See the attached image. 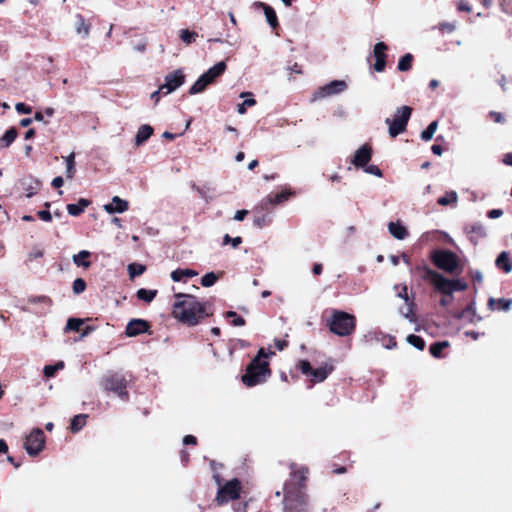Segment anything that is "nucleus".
Listing matches in <instances>:
<instances>
[{
	"mask_svg": "<svg viewBox=\"0 0 512 512\" xmlns=\"http://www.w3.org/2000/svg\"><path fill=\"white\" fill-rule=\"evenodd\" d=\"M172 314L174 318L189 326L197 325L211 313L207 303L200 302L195 296L184 293L175 294Z\"/></svg>",
	"mask_w": 512,
	"mask_h": 512,
	"instance_id": "nucleus-1",
	"label": "nucleus"
},
{
	"mask_svg": "<svg viewBox=\"0 0 512 512\" xmlns=\"http://www.w3.org/2000/svg\"><path fill=\"white\" fill-rule=\"evenodd\" d=\"M424 278L434 286L435 290L444 295L440 300V305L447 307L453 300V292L464 291L467 289V284L461 279H447L442 274L427 268Z\"/></svg>",
	"mask_w": 512,
	"mask_h": 512,
	"instance_id": "nucleus-2",
	"label": "nucleus"
},
{
	"mask_svg": "<svg viewBox=\"0 0 512 512\" xmlns=\"http://www.w3.org/2000/svg\"><path fill=\"white\" fill-rule=\"evenodd\" d=\"M267 357L268 353L261 348L242 376V381L246 386L253 387L261 384L270 376L269 363L265 360Z\"/></svg>",
	"mask_w": 512,
	"mask_h": 512,
	"instance_id": "nucleus-3",
	"label": "nucleus"
},
{
	"mask_svg": "<svg viewBox=\"0 0 512 512\" xmlns=\"http://www.w3.org/2000/svg\"><path fill=\"white\" fill-rule=\"evenodd\" d=\"M330 331L338 336L345 337L352 334L356 327L354 315L340 310H333L328 320Z\"/></svg>",
	"mask_w": 512,
	"mask_h": 512,
	"instance_id": "nucleus-4",
	"label": "nucleus"
},
{
	"mask_svg": "<svg viewBox=\"0 0 512 512\" xmlns=\"http://www.w3.org/2000/svg\"><path fill=\"white\" fill-rule=\"evenodd\" d=\"M411 113L412 109L409 106H401L396 109L393 119H385V123L388 125V133L392 138L397 137L406 130Z\"/></svg>",
	"mask_w": 512,
	"mask_h": 512,
	"instance_id": "nucleus-5",
	"label": "nucleus"
},
{
	"mask_svg": "<svg viewBox=\"0 0 512 512\" xmlns=\"http://www.w3.org/2000/svg\"><path fill=\"white\" fill-rule=\"evenodd\" d=\"M216 484L218 486L216 501L219 505H223L240 497L242 486L238 479L235 478L225 484H221L220 479L216 477Z\"/></svg>",
	"mask_w": 512,
	"mask_h": 512,
	"instance_id": "nucleus-6",
	"label": "nucleus"
},
{
	"mask_svg": "<svg viewBox=\"0 0 512 512\" xmlns=\"http://www.w3.org/2000/svg\"><path fill=\"white\" fill-rule=\"evenodd\" d=\"M432 260L439 269L451 274L455 273L459 267L457 256L448 250L435 251L432 255Z\"/></svg>",
	"mask_w": 512,
	"mask_h": 512,
	"instance_id": "nucleus-7",
	"label": "nucleus"
},
{
	"mask_svg": "<svg viewBox=\"0 0 512 512\" xmlns=\"http://www.w3.org/2000/svg\"><path fill=\"white\" fill-rule=\"evenodd\" d=\"M102 385L106 391L115 393L119 398L127 400L128 392L126 391L127 380L119 374L109 375L102 380Z\"/></svg>",
	"mask_w": 512,
	"mask_h": 512,
	"instance_id": "nucleus-8",
	"label": "nucleus"
},
{
	"mask_svg": "<svg viewBox=\"0 0 512 512\" xmlns=\"http://www.w3.org/2000/svg\"><path fill=\"white\" fill-rule=\"evenodd\" d=\"M348 85L344 80H333L326 85L319 87L314 93L312 100H322L331 96L339 95L346 91Z\"/></svg>",
	"mask_w": 512,
	"mask_h": 512,
	"instance_id": "nucleus-9",
	"label": "nucleus"
},
{
	"mask_svg": "<svg viewBox=\"0 0 512 512\" xmlns=\"http://www.w3.org/2000/svg\"><path fill=\"white\" fill-rule=\"evenodd\" d=\"M44 444V432L40 428H35L26 437L24 447L28 455L36 456L42 451V449L44 448Z\"/></svg>",
	"mask_w": 512,
	"mask_h": 512,
	"instance_id": "nucleus-10",
	"label": "nucleus"
},
{
	"mask_svg": "<svg viewBox=\"0 0 512 512\" xmlns=\"http://www.w3.org/2000/svg\"><path fill=\"white\" fill-rule=\"evenodd\" d=\"M307 505V497L299 492L292 494L285 491L284 509L286 512H303Z\"/></svg>",
	"mask_w": 512,
	"mask_h": 512,
	"instance_id": "nucleus-11",
	"label": "nucleus"
},
{
	"mask_svg": "<svg viewBox=\"0 0 512 512\" xmlns=\"http://www.w3.org/2000/svg\"><path fill=\"white\" fill-rule=\"evenodd\" d=\"M185 75L182 70H175L165 76L164 84L160 86V90H165L164 95H168L183 85Z\"/></svg>",
	"mask_w": 512,
	"mask_h": 512,
	"instance_id": "nucleus-12",
	"label": "nucleus"
},
{
	"mask_svg": "<svg viewBox=\"0 0 512 512\" xmlns=\"http://www.w3.org/2000/svg\"><path fill=\"white\" fill-rule=\"evenodd\" d=\"M375 340L378 343H381L382 346L386 349H394L397 346L396 340L391 335L384 334L382 332L371 331L367 334L363 335L364 342H370Z\"/></svg>",
	"mask_w": 512,
	"mask_h": 512,
	"instance_id": "nucleus-13",
	"label": "nucleus"
},
{
	"mask_svg": "<svg viewBox=\"0 0 512 512\" xmlns=\"http://www.w3.org/2000/svg\"><path fill=\"white\" fill-rule=\"evenodd\" d=\"M372 149L369 145L364 144L355 151L352 159V164L356 167L364 168L366 164L371 160Z\"/></svg>",
	"mask_w": 512,
	"mask_h": 512,
	"instance_id": "nucleus-14",
	"label": "nucleus"
},
{
	"mask_svg": "<svg viewBox=\"0 0 512 512\" xmlns=\"http://www.w3.org/2000/svg\"><path fill=\"white\" fill-rule=\"evenodd\" d=\"M149 328L148 323L142 319H132L126 326V335L134 337L146 332Z\"/></svg>",
	"mask_w": 512,
	"mask_h": 512,
	"instance_id": "nucleus-15",
	"label": "nucleus"
},
{
	"mask_svg": "<svg viewBox=\"0 0 512 512\" xmlns=\"http://www.w3.org/2000/svg\"><path fill=\"white\" fill-rule=\"evenodd\" d=\"M103 208L108 214L123 213L128 210L129 204L119 196H114L111 203L105 204Z\"/></svg>",
	"mask_w": 512,
	"mask_h": 512,
	"instance_id": "nucleus-16",
	"label": "nucleus"
},
{
	"mask_svg": "<svg viewBox=\"0 0 512 512\" xmlns=\"http://www.w3.org/2000/svg\"><path fill=\"white\" fill-rule=\"evenodd\" d=\"M388 231L397 240H404L408 236L407 228L400 221L390 222Z\"/></svg>",
	"mask_w": 512,
	"mask_h": 512,
	"instance_id": "nucleus-17",
	"label": "nucleus"
},
{
	"mask_svg": "<svg viewBox=\"0 0 512 512\" xmlns=\"http://www.w3.org/2000/svg\"><path fill=\"white\" fill-rule=\"evenodd\" d=\"M256 5L262 8L266 21L271 26V28L275 29L278 26V19L275 10L266 3L258 2Z\"/></svg>",
	"mask_w": 512,
	"mask_h": 512,
	"instance_id": "nucleus-18",
	"label": "nucleus"
},
{
	"mask_svg": "<svg viewBox=\"0 0 512 512\" xmlns=\"http://www.w3.org/2000/svg\"><path fill=\"white\" fill-rule=\"evenodd\" d=\"M226 70V63L224 61H220L216 63L213 67L208 69L203 75L205 78L210 81V83H213L214 80L222 75Z\"/></svg>",
	"mask_w": 512,
	"mask_h": 512,
	"instance_id": "nucleus-19",
	"label": "nucleus"
},
{
	"mask_svg": "<svg viewBox=\"0 0 512 512\" xmlns=\"http://www.w3.org/2000/svg\"><path fill=\"white\" fill-rule=\"evenodd\" d=\"M152 134H153V128L150 125H148V124L141 125L138 128L137 134L135 136V144L137 146H141L145 141H147L150 138V136Z\"/></svg>",
	"mask_w": 512,
	"mask_h": 512,
	"instance_id": "nucleus-20",
	"label": "nucleus"
},
{
	"mask_svg": "<svg viewBox=\"0 0 512 512\" xmlns=\"http://www.w3.org/2000/svg\"><path fill=\"white\" fill-rule=\"evenodd\" d=\"M291 476L298 482L299 486H302L307 479L308 468L304 466H297L296 464L291 465Z\"/></svg>",
	"mask_w": 512,
	"mask_h": 512,
	"instance_id": "nucleus-21",
	"label": "nucleus"
},
{
	"mask_svg": "<svg viewBox=\"0 0 512 512\" xmlns=\"http://www.w3.org/2000/svg\"><path fill=\"white\" fill-rule=\"evenodd\" d=\"M295 192L291 189H285L281 193L275 195H269L266 198V201L272 205H279L285 201H287L290 197H292Z\"/></svg>",
	"mask_w": 512,
	"mask_h": 512,
	"instance_id": "nucleus-22",
	"label": "nucleus"
},
{
	"mask_svg": "<svg viewBox=\"0 0 512 512\" xmlns=\"http://www.w3.org/2000/svg\"><path fill=\"white\" fill-rule=\"evenodd\" d=\"M198 273L192 269H176L171 273V279L174 282H180L185 278H192L197 276Z\"/></svg>",
	"mask_w": 512,
	"mask_h": 512,
	"instance_id": "nucleus-23",
	"label": "nucleus"
},
{
	"mask_svg": "<svg viewBox=\"0 0 512 512\" xmlns=\"http://www.w3.org/2000/svg\"><path fill=\"white\" fill-rule=\"evenodd\" d=\"M331 368H328L326 366L319 367L317 369H312L311 371V381L314 383H319L324 381L328 375L331 373Z\"/></svg>",
	"mask_w": 512,
	"mask_h": 512,
	"instance_id": "nucleus-24",
	"label": "nucleus"
},
{
	"mask_svg": "<svg viewBox=\"0 0 512 512\" xmlns=\"http://www.w3.org/2000/svg\"><path fill=\"white\" fill-rule=\"evenodd\" d=\"M90 205V201L84 198H81L77 204H68L67 211L71 216L80 215L86 207Z\"/></svg>",
	"mask_w": 512,
	"mask_h": 512,
	"instance_id": "nucleus-25",
	"label": "nucleus"
},
{
	"mask_svg": "<svg viewBox=\"0 0 512 512\" xmlns=\"http://www.w3.org/2000/svg\"><path fill=\"white\" fill-rule=\"evenodd\" d=\"M210 81H208L205 76L202 74L196 82L190 87L189 93L191 95L202 93L208 85H210Z\"/></svg>",
	"mask_w": 512,
	"mask_h": 512,
	"instance_id": "nucleus-26",
	"label": "nucleus"
},
{
	"mask_svg": "<svg viewBox=\"0 0 512 512\" xmlns=\"http://www.w3.org/2000/svg\"><path fill=\"white\" fill-rule=\"evenodd\" d=\"M76 32L82 35L84 38L89 36L90 26L86 23L85 19L82 15H76V24H75Z\"/></svg>",
	"mask_w": 512,
	"mask_h": 512,
	"instance_id": "nucleus-27",
	"label": "nucleus"
},
{
	"mask_svg": "<svg viewBox=\"0 0 512 512\" xmlns=\"http://www.w3.org/2000/svg\"><path fill=\"white\" fill-rule=\"evenodd\" d=\"M40 182L37 179H30L23 182V189L26 192V197L30 198L37 193L40 189Z\"/></svg>",
	"mask_w": 512,
	"mask_h": 512,
	"instance_id": "nucleus-28",
	"label": "nucleus"
},
{
	"mask_svg": "<svg viewBox=\"0 0 512 512\" xmlns=\"http://www.w3.org/2000/svg\"><path fill=\"white\" fill-rule=\"evenodd\" d=\"M89 257L90 252L87 250H82L78 254L73 255V262L77 266L88 268L91 265V262L87 260Z\"/></svg>",
	"mask_w": 512,
	"mask_h": 512,
	"instance_id": "nucleus-29",
	"label": "nucleus"
},
{
	"mask_svg": "<svg viewBox=\"0 0 512 512\" xmlns=\"http://www.w3.org/2000/svg\"><path fill=\"white\" fill-rule=\"evenodd\" d=\"M496 265L499 268H502L505 273H510L512 271V263L509 259L507 252H502L496 259Z\"/></svg>",
	"mask_w": 512,
	"mask_h": 512,
	"instance_id": "nucleus-30",
	"label": "nucleus"
},
{
	"mask_svg": "<svg viewBox=\"0 0 512 512\" xmlns=\"http://www.w3.org/2000/svg\"><path fill=\"white\" fill-rule=\"evenodd\" d=\"M495 304L498 305L497 309H501L503 311H508L512 306V299L500 298V299L496 300L494 298H490L488 301L489 307L491 309H494Z\"/></svg>",
	"mask_w": 512,
	"mask_h": 512,
	"instance_id": "nucleus-31",
	"label": "nucleus"
},
{
	"mask_svg": "<svg viewBox=\"0 0 512 512\" xmlns=\"http://www.w3.org/2000/svg\"><path fill=\"white\" fill-rule=\"evenodd\" d=\"M86 415L85 414H79L73 417L71 424H70V430L73 433H77L80 431L86 424Z\"/></svg>",
	"mask_w": 512,
	"mask_h": 512,
	"instance_id": "nucleus-32",
	"label": "nucleus"
},
{
	"mask_svg": "<svg viewBox=\"0 0 512 512\" xmlns=\"http://www.w3.org/2000/svg\"><path fill=\"white\" fill-rule=\"evenodd\" d=\"M17 131L15 128H10L5 132V134L1 138V147L7 148L11 145V143L16 139Z\"/></svg>",
	"mask_w": 512,
	"mask_h": 512,
	"instance_id": "nucleus-33",
	"label": "nucleus"
},
{
	"mask_svg": "<svg viewBox=\"0 0 512 512\" xmlns=\"http://www.w3.org/2000/svg\"><path fill=\"white\" fill-rule=\"evenodd\" d=\"M66 162V176L69 179H72L75 174V154L72 152L67 157H65Z\"/></svg>",
	"mask_w": 512,
	"mask_h": 512,
	"instance_id": "nucleus-34",
	"label": "nucleus"
},
{
	"mask_svg": "<svg viewBox=\"0 0 512 512\" xmlns=\"http://www.w3.org/2000/svg\"><path fill=\"white\" fill-rule=\"evenodd\" d=\"M458 201V195L455 191H450L446 193L445 196L440 197L437 203L441 206H447L449 204H455Z\"/></svg>",
	"mask_w": 512,
	"mask_h": 512,
	"instance_id": "nucleus-35",
	"label": "nucleus"
},
{
	"mask_svg": "<svg viewBox=\"0 0 512 512\" xmlns=\"http://www.w3.org/2000/svg\"><path fill=\"white\" fill-rule=\"evenodd\" d=\"M437 128H438V122L437 121H432L428 125L427 129L422 131L421 139L424 140V141H430L433 138Z\"/></svg>",
	"mask_w": 512,
	"mask_h": 512,
	"instance_id": "nucleus-36",
	"label": "nucleus"
},
{
	"mask_svg": "<svg viewBox=\"0 0 512 512\" xmlns=\"http://www.w3.org/2000/svg\"><path fill=\"white\" fill-rule=\"evenodd\" d=\"M218 279H219V274H216L214 272H209V273H206L201 278V284L203 287H211L217 282Z\"/></svg>",
	"mask_w": 512,
	"mask_h": 512,
	"instance_id": "nucleus-37",
	"label": "nucleus"
},
{
	"mask_svg": "<svg viewBox=\"0 0 512 512\" xmlns=\"http://www.w3.org/2000/svg\"><path fill=\"white\" fill-rule=\"evenodd\" d=\"M412 60L413 56L410 53L405 54L398 62V70L408 71L411 68Z\"/></svg>",
	"mask_w": 512,
	"mask_h": 512,
	"instance_id": "nucleus-38",
	"label": "nucleus"
},
{
	"mask_svg": "<svg viewBox=\"0 0 512 512\" xmlns=\"http://www.w3.org/2000/svg\"><path fill=\"white\" fill-rule=\"evenodd\" d=\"M156 293V290H147L142 288L137 291V297L145 302H151L155 298Z\"/></svg>",
	"mask_w": 512,
	"mask_h": 512,
	"instance_id": "nucleus-39",
	"label": "nucleus"
},
{
	"mask_svg": "<svg viewBox=\"0 0 512 512\" xmlns=\"http://www.w3.org/2000/svg\"><path fill=\"white\" fill-rule=\"evenodd\" d=\"M387 45L384 42H378L375 44L373 54L375 59H386Z\"/></svg>",
	"mask_w": 512,
	"mask_h": 512,
	"instance_id": "nucleus-40",
	"label": "nucleus"
},
{
	"mask_svg": "<svg viewBox=\"0 0 512 512\" xmlns=\"http://www.w3.org/2000/svg\"><path fill=\"white\" fill-rule=\"evenodd\" d=\"M198 37L196 32L190 31L188 29H183L180 31V38L186 44H191Z\"/></svg>",
	"mask_w": 512,
	"mask_h": 512,
	"instance_id": "nucleus-41",
	"label": "nucleus"
},
{
	"mask_svg": "<svg viewBox=\"0 0 512 512\" xmlns=\"http://www.w3.org/2000/svg\"><path fill=\"white\" fill-rule=\"evenodd\" d=\"M448 342L447 341H443V342H436L434 344L431 345L430 347V353L432 354V356L434 357H440L441 356V352L444 348H446L448 346Z\"/></svg>",
	"mask_w": 512,
	"mask_h": 512,
	"instance_id": "nucleus-42",
	"label": "nucleus"
},
{
	"mask_svg": "<svg viewBox=\"0 0 512 512\" xmlns=\"http://www.w3.org/2000/svg\"><path fill=\"white\" fill-rule=\"evenodd\" d=\"M407 342L418 350H423L425 348V341L419 336L409 335L407 337Z\"/></svg>",
	"mask_w": 512,
	"mask_h": 512,
	"instance_id": "nucleus-43",
	"label": "nucleus"
},
{
	"mask_svg": "<svg viewBox=\"0 0 512 512\" xmlns=\"http://www.w3.org/2000/svg\"><path fill=\"white\" fill-rule=\"evenodd\" d=\"M145 271V266L141 264L132 263L128 266V272L131 278H134L136 276H139L143 274Z\"/></svg>",
	"mask_w": 512,
	"mask_h": 512,
	"instance_id": "nucleus-44",
	"label": "nucleus"
},
{
	"mask_svg": "<svg viewBox=\"0 0 512 512\" xmlns=\"http://www.w3.org/2000/svg\"><path fill=\"white\" fill-rule=\"evenodd\" d=\"M83 325V320L79 318H70L67 321L66 329L72 331H79Z\"/></svg>",
	"mask_w": 512,
	"mask_h": 512,
	"instance_id": "nucleus-45",
	"label": "nucleus"
},
{
	"mask_svg": "<svg viewBox=\"0 0 512 512\" xmlns=\"http://www.w3.org/2000/svg\"><path fill=\"white\" fill-rule=\"evenodd\" d=\"M256 104L255 99L249 98L245 99L242 103L238 104L237 112L241 115L246 113V107H252Z\"/></svg>",
	"mask_w": 512,
	"mask_h": 512,
	"instance_id": "nucleus-46",
	"label": "nucleus"
},
{
	"mask_svg": "<svg viewBox=\"0 0 512 512\" xmlns=\"http://www.w3.org/2000/svg\"><path fill=\"white\" fill-rule=\"evenodd\" d=\"M413 303H408L405 309H400V313L407 318L410 322H415L416 318L413 313Z\"/></svg>",
	"mask_w": 512,
	"mask_h": 512,
	"instance_id": "nucleus-47",
	"label": "nucleus"
},
{
	"mask_svg": "<svg viewBox=\"0 0 512 512\" xmlns=\"http://www.w3.org/2000/svg\"><path fill=\"white\" fill-rule=\"evenodd\" d=\"M72 289L75 294H80L84 292V290L86 289L85 281L82 278L75 279L73 282Z\"/></svg>",
	"mask_w": 512,
	"mask_h": 512,
	"instance_id": "nucleus-48",
	"label": "nucleus"
},
{
	"mask_svg": "<svg viewBox=\"0 0 512 512\" xmlns=\"http://www.w3.org/2000/svg\"><path fill=\"white\" fill-rule=\"evenodd\" d=\"M225 316H226V317H228V318H233L232 324H233L234 326H244V325H245V320H244V318H242V317L238 316V315L236 314V312H234V311H228V312H226Z\"/></svg>",
	"mask_w": 512,
	"mask_h": 512,
	"instance_id": "nucleus-49",
	"label": "nucleus"
},
{
	"mask_svg": "<svg viewBox=\"0 0 512 512\" xmlns=\"http://www.w3.org/2000/svg\"><path fill=\"white\" fill-rule=\"evenodd\" d=\"M242 243V238L237 236L234 238H231L228 234H226L223 238V244H231L233 248H237Z\"/></svg>",
	"mask_w": 512,
	"mask_h": 512,
	"instance_id": "nucleus-50",
	"label": "nucleus"
},
{
	"mask_svg": "<svg viewBox=\"0 0 512 512\" xmlns=\"http://www.w3.org/2000/svg\"><path fill=\"white\" fill-rule=\"evenodd\" d=\"M364 171L368 174H371V175H374L377 177H382V171L376 165H370V166L364 167Z\"/></svg>",
	"mask_w": 512,
	"mask_h": 512,
	"instance_id": "nucleus-51",
	"label": "nucleus"
},
{
	"mask_svg": "<svg viewBox=\"0 0 512 512\" xmlns=\"http://www.w3.org/2000/svg\"><path fill=\"white\" fill-rule=\"evenodd\" d=\"M299 368L303 374L310 376L312 367L308 361H306V360L300 361Z\"/></svg>",
	"mask_w": 512,
	"mask_h": 512,
	"instance_id": "nucleus-52",
	"label": "nucleus"
},
{
	"mask_svg": "<svg viewBox=\"0 0 512 512\" xmlns=\"http://www.w3.org/2000/svg\"><path fill=\"white\" fill-rule=\"evenodd\" d=\"M15 109L18 113L21 114H30L32 112V108L30 106H27L26 104L21 102L15 105Z\"/></svg>",
	"mask_w": 512,
	"mask_h": 512,
	"instance_id": "nucleus-53",
	"label": "nucleus"
},
{
	"mask_svg": "<svg viewBox=\"0 0 512 512\" xmlns=\"http://www.w3.org/2000/svg\"><path fill=\"white\" fill-rule=\"evenodd\" d=\"M37 215L44 222H51L52 220V214L48 210H40Z\"/></svg>",
	"mask_w": 512,
	"mask_h": 512,
	"instance_id": "nucleus-54",
	"label": "nucleus"
},
{
	"mask_svg": "<svg viewBox=\"0 0 512 512\" xmlns=\"http://www.w3.org/2000/svg\"><path fill=\"white\" fill-rule=\"evenodd\" d=\"M386 66V59H375L374 69L377 72L384 71Z\"/></svg>",
	"mask_w": 512,
	"mask_h": 512,
	"instance_id": "nucleus-55",
	"label": "nucleus"
},
{
	"mask_svg": "<svg viewBox=\"0 0 512 512\" xmlns=\"http://www.w3.org/2000/svg\"><path fill=\"white\" fill-rule=\"evenodd\" d=\"M43 254H44L43 249H41V248H39V247H36V248H34V249L30 252L29 257H30L31 259H37V258H41V257L43 256Z\"/></svg>",
	"mask_w": 512,
	"mask_h": 512,
	"instance_id": "nucleus-56",
	"label": "nucleus"
},
{
	"mask_svg": "<svg viewBox=\"0 0 512 512\" xmlns=\"http://www.w3.org/2000/svg\"><path fill=\"white\" fill-rule=\"evenodd\" d=\"M55 368H56V367H54L53 365H47V366H45V367H44V371H43V372H44V375H45L46 377H48V378H49V377L54 376V375H55V373L57 372Z\"/></svg>",
	"mask_w": 512,
	"mask_h": 512,
	"instance_id": "nucleus-57",
	"label": "nucleus"
},
{
	"mask_svg": "<svg viewBox=\"0 0 512 512\" xmlns=\"http://www.w3.org/2000/svg\"><path fill=\"white\" fill-rule=\"evenodd\" d=\"M248 214V210H238L236 211V213L234 214V220L236 221H243L245 219V217L247 216Z\"/></svg>",
	"mask_w": 512,
	"mask_h": 512,
	"instance_id": "nucleus-58",
	"label": "nucleus"
},
{
	"mask_svg": "<svg viewBox=\"0 0 512 512\" xmlns=\"http://www.w3.org/2000/svg\"><path fill=\"white\" fill-rule=\"evenodd\" d=\"M503 215V211L500 209H492L488 212V217L490 219H496Z\"/></svg>",
	"mask_w": 512,
	"mask_h": 512,
	"instance_id": "nucleus-59",
	"label": "nucleus"
},
{
	"mask_svg": "<svg viewBox=\"0 0 512 512\" xmlns=\"http://www.w3.org/2000/svg\"><path fill=\"white\" fill-rule=\"evenodd\" d=\"M398 297L402 298L407 304L410 303L407 294V286L401 288V291L398 292Z\"/></svg>",
	"mask_w": 512,
	"mask_h": 512,
	"instance_id": "nucleus-60",
	"label": "nucleus"
},
{
	"mask_svg": "<svg viewBox=\"0 0 512 512\" xmlns=\"http://www.w3.org/2000/svg\"><path fill=\"white\" fill-rule=\"evenodd\" d=\"M183 443L185 445H189V444H196L197 443V439L196 437H194L193 435H186L184 438H183Z\"/></svg>",
	"mask_w": 512,
	"mask_h": 512,
	"instance_id": "nucleus-61",
	"label": "nucleus"
},
{
	"mask_svg": "<svg viewBox=\"0 0 512 512\" xmlns=\"http://www.w3.org/2000/svg\"><path fill=\"white\" fill-rule=\"evenodd\" d=\"M164 91H165V90H160V88H159L157 91H155V92H153V93L151 94L150 98L155 102V104H157V103L159 102V100H160V95H161V93H163V94H164Z\"/></svg>",
	"mask_w": 512,
	"mask_h": 512,
	"instance_id": "nucleus-62",
	"label": "nucleus"
},
{
	"mask_svg": "<svg viewBox=\"0 0 512 512\" xmlns=\"http://www.w3.org/2000/svg\"><path fill=\"white\" fill-rule=\"evenodd\" d=\"M491 116L494 118V121L497 123H504V121H505L503 115L499 112H491Z\"/></svg>",
	"mask_w": 512,
	"mask_h": 512,
	"instance_id": "nucleus-63",
	"label": "nucleus"
},
{
	"mask_svg": "<svg viewBox=\"0 0 512 512\" xmlns=\"http://www.w3.org/2000/svg\"><path fill=\"white\" fill-rule=\"evenodd\" d=\"M458 9L460 11H466V12H470L471 11V8H470L469 4L467 2H465V1H460L459 2Z\"/></svg>",
	"mask_w": 512,
	"mask_h": 512,
	"instance_id": "nucleus-64",
	"label": "nucleus"
}]
</instances>
